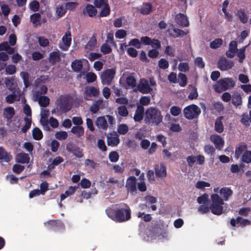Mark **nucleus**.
<instances>
[{
  "mask_svg": "<svg viewBox=\"0 0 251 251\" xmlns=\"http://www.w3.org/2000/svg\"><path fill=\"white\" fill-rule=\"evenodd\" d=\"M220 194L223 198V201H227L233 194L232 190L228 187H223L220 190Z\"/></svg>",
  "mask_w": 251,
  "mask_h": 251,
  "instance_id": "nucleus-18",
  "label": "nucleus"
},
{
  "mask_svg": "<svg viewBox=\"0 0 251 251\" xmlns=\"http://www.w3.org/2000/svg\"><path fill=\"white\" fill-rule=\"evenodd\" d=\"M96 34L94 33L85 46L86 49L92 50L97 44Z\"/></svg>",
  "mask_w": 251,
  "mask_h": 251,
  "instance_id": "nucleus-23",
  "label": "nucleus"
},
{
  "mask_svg": "<svg viewBox=\"0 0 251 251\" xmlns=\"http://www.w3.org/2000/svg\"><path fill=\"white\" fill-rule=\"evenodd\" d=\"M58 101V105L61 111L66 112L70 110V109L68 108V100L66 98L60 97Z\"/></svg>",
  "mask_w": 251,
  "mask_h": 251,
  "instance_id": "nucleus-17",
  "label": "nucleus"
},
{
  "mask_svg": "<svg viewBox=\"0 0 251 251\" xmlns=\"http://www.w3.org/2000/svg\"><path fill=\"white\" fill-rule=\"evenodd\" d=\"M126 84L133 88L136 85V79L132 75H129L126 78Z\"/></svg>",
  "mask_w": 251,
  "mask_h": 251,
  "instance_id": "nucleus-51",
  "label": "nucleus"
},
{
  "mask_svg": "<svg viewBox=\"0 0 251 251\" xmlns=\"http://www.w3.org/2000/svg\"><path fill=\"white\" fill-rule=\"evenodd\" d=\"M85 93L88 97H96L99 94V90L95 87L89 86L85 88Z\"/></svg>",
  "mask_w": 251,
  "mask_h": 251,
  "instance_id": "nucleus-22",
  "label": "nucleus"
},
{
  "mask_svg": "<svg viewBox=\"0 0 251 251\" xmlns=\"http://www.w3.org/2000/svg\"><path fill=\"white\" fill-rule=\"evenodd\" d=\"M235 85L234 81L231 78H225L219 79L217 84L214 86V89L217 92L226 91Z\"/></svg>",
  "mask_w": 251,
  "mask_h": 251,
  "instance_id": "nucleus-5",
  "label": "nucleus"
},
{
  "mask_svg": "<svg viewBox=\"0 0 251 251\" xmlns=\"http://www.w3.org/2000/svg\"><path fill=\"white\" fill-rule=\"evenodd\" d=\"M105 212L109 218L117 223H124L131 218V210L125 203L116 204L114 208L109 207L106 209Z\"/></svg>",
  "mask_w": 251,
  "mask_h": 251,
  "instance_id": "nucleus-1",
  "label": "nucleus"
},
{
  "mask_svg": "<svg viewBox=\"0 0 251 251\" xmlns=\"http://www.w3.org/2000/svg\"><path fill=\"white\" fill-rule=\"evenodd\" d=\"M223 43L221 38H217L212 41L210 44V47L212 49H217L220 47Z\"/></svg>",
  "mask_w": 251,
  "mask_h": 251,
  "instance_id": "nucleus-36",
  "label": "nucleus"
},
{
  "mask_svg": "<svg viewBox=\"0 0 251 251\" xmlns=\"http://www.w3.org/2000/svg\"><path fill=\"white\" fill-rule=\"evenodd\" d=\"M141 41L144 45H151L152 49L158 50L161 47L159 40L155 38L151 39L148 36H143L141 38Z\"/></svg>",
  "mask_w": 251,
  "mask_h": 251,
  "instance_id": "nucleus-8",
  "label": "nucleus"
},
{
  "mask_svg": "<svg viewBox=\"0 0 251 251\" xmlns=\"http://www.w3.org/2000/svg\"><path fill=\"white\" fill-rule=\"evenodd\" d=\"M71 67L75 72H80L83 68V63L81 60L75 59L72 62Z\"/></svg>",
  "mask_w": 251,
  "mask_h": 251,
  "instance_id": "nucleus-24",
  "label": "nucleus"
},
{
  "mask_svg": "<svg viewBox=\"0 0 251 251\" xmlns=\"http://www.w3.org/2000/svg\"><path fill=\"white\" fill-rule=\"evenodd\" d=\"M158 66L160 69L165 70L168 68L169 64L166 59L161 58L158 61Z\"/></svg>",
  "mask_w": 251,
  "mask_h": 251,
  "instance_id": "nucleus-56",
  "label": "nucleus"
},
{
  "mask_svg": "<svg viewBox=\"0 0 251 251\" xmlns=\"http://www.w3.org/2000/svg\"><path fill=\"white\" fill-rule=\"evenodd\" d=\"M100 51L104 54H107L111 52L112 49L107 43L103 44L100 47Z\"/></svg>",
  "mask_w": 251,
  "mask_h": 251,
  "instance_id": "nucleus-50",
  "label": "nucleus"
},
{
  "mask_svg": "<svg viewBox=\"0 0 251 251\" xmlns=\"http://www.w3.org/2000/svg\"><path fill=\"white\" fill-rule=\"evenodd\" d=\"M178 69L179 71L186 72L189 70V64L187 62H181L179 64Z\"/></svg>",
  "mask_w": 251,
  "mask_h": 251,
  "instance_id": "nucleus-57",
  "label": "nucleus"
},
{
  "mask_svg": "<svg viewBox=\"0 0 251 251\" xmlns=\"http://www.w3.org/2000/svg\"><path fill=\"white\" fill-rule=\"evenodd\" d=\"M176 23L182 27L188 26L189 23L187 17L183 14L179 13L176 16Z\"/></svg>",
  "mask_w": 251,
  "mask_h": 251,
  "instance_id": "nucleus-15",
  "label": "nucleus"
},
{
  "mask_svg": "<svg viewBox=\"0 0 251 251\" xmlns=\"http://www.w3.org/2000/svg\"><path fill=\"white\" fill-rule=\"evenodd\" d=\"M20 98L17 97L15 92H13L12 94L7 95L5 98L6 101L10 104L13 103L14 101L19 100Z\"/></svg>",
  "mask_w": 251,
  "mask_h": 251,
  "instance_id": "nucleus-37",
  "label": "nucleus"
},
{
  "mask_svg": "<svg viewBox=\"0 0 251 251\" xmlns=\"http://www.w3.org/2000/svg\"><path fill=\"white\" fill-rule=\"evenodd\" d=\"M223 117H220L215 122V130L218 133H222L224 131V126L222 122Z\"/></svg>",
  "mask_w": 251,
  "mask_h": 251,
  "instance_id": "nucleus-30",
  "label": "nucleus"
},
{
  "mask_svg": "<svg viewBox=\"0 0 251 251\" xmlns=\"http://www.w3.org/2000/svg\"><path fill=\"white\" fill-rule=\"evenodd\" d=\"M144 108L142 106H138L135 111L133 119L135 122H140L143 119Z\"/></svg>",
  "mask_w": 251,
  "mask_h": 251,
  "instance_id": "nucleus-20",
  "label": "nucleus"
},
{
  "mask_svg": "<svg viewBox=\"0 0 251 251\" xmlns=\"http://www.w3.org/2000/svg\"><path fill=\"white\" fill-rule=\"evenodd\" d=\"M211 141L214 144L217 149L221 150L224 145V141L220 135L213 134L210 137Z\"/></svg>",
  "mask_w": 251,
  "mask_h": 251,
  "instance_id": "nucleus-13",
  "label": "nucleus"
},
{
  "mask_svg": "<svg viewBox=\"0 0 251 251\" xmlns=\"http://www.w3.org/2000/svg\"><path fill=\"white\" fill-rule=\"evenodd\" d=\"M17 162L21 163H28L30 158L28 154L21 152L18 154L16 157Z\"/></svg>",
  "mask_w": 251,
  "mask_h": 251,
  "instance_id": "nucleus-26",
  "label": "nucleus"
},
{
  "mask_svg": "<svg viewBox=\"0 0 251 251\" xmlns=\"http://www.w3.org/2000/svg\"><path fill=\"white\" fill-rule=\"evenodd\" d=\"M236 15L238 17L240 21L242 24H246L248 22V17L245 13V9H240L237 12Z\"/></svg>",
  "mask_w": 251,
  "mask_h": 251,
  "instance_id": "nucleus-28",
  "label": "nucleus"
},
{
  "mask_svg": "<svg viewBox=\"0 0 251 251\" xmlns=\"http://www.w3.org/2000/svg\"><path fill=\"white\" fill-rule=\"evenodd\" d=\"M24 120L25 122V124L21 128V131L25 133L30 128L32 120L31 118L25 117Z\"/></svg>",
  "mask_w": 251,
  "mask_h": 251,
  "instance_id": "nucleus-33",
  "label": "nucleus"
},
{
  "mask_svg": "<svg viewBox=\"0 0 251 251\" xmlns=\"http://www.w3.org/2000/svg\"><path fill=\"white\" fill-rule=\"evenodd\" d=\"M242 118L240 120L241 123L246 126H250V117L247 113H244L242 115Z\"/></svg>",
  "mask_w": 251,
  "mask_h": 251,
  "instance_id": "nucleus-46",
  "label": "nucleus"
},
{
  "mask_svg": "<svg viewBox=\"0 0 251 251\" xmlns=\"http://www.w3.org/2000/svg\"><path fill=\"white\" fill-rule=\"evenodd\" d=\"M15 114V109L12 106H8L3 109L2 115L7 122V125L12 122V119L13 118Z\"/></svg>",
  "mask_w": 251,
  "mask_h": 251,
  "instance_id": "nucleus-11",
  "label": "nucleus"
},
{
  "mask_svg": "<svg viewBox=\"0 0 251 251\" xmlns=\"http://www.w3.org/2000/svg\"><path fill=\"white\" fill-rule=\"evenodd\" d=\"M155 173L157 177H163L166 176V167L163 163L155 166Z\"/></svg>",
  "mask_w": 251,
  "mask_h": 251,
  "instance_id": "nucleus-14",
  "label": "nucleus"
},
{
  "mask_svg": "<svg viewBox=\"0 0 251 251\" xmlns=\"http://www.w3.org/2000/svg\"><path fill=\"white\" fill-rule=\"evenodd\" d=\"M118 114L122 117H126L128 114L126 107L124 106H120L117 108Z\"/></svg>",
  "mask_w": 251,
  "mask_h": 251,
  "instance_id": "nucleus-52",
  "label": "nucleus"
},
{
  "mask_svg": "<svg viewBox=\"0 0 251 251\" xmlns=\"http://www.w3.org/2000/svg\"><path fill=\"white\" fill-rule=\"evenodd\" d=\"M20 75L23 79L25 87L27 88L30 85L29 81V74L26 72H22Z\"/></svg>",
  "mask_w": 251,
  "mask_h": 251,
  "instance_id": "nucleus-41",
  "label": "nucleus"
},
{
  "mask_svg": "<svg viewBox=\"0 0 251 251\" xmlns=\"http://www.w3.org/2000/svg\"><path fill=\"white\" fill-rule=\"evenodd\" d=\"M232 103L236 107L240 106L242 103V99L238 93L233 94L231 96Z\"/></svg>",
  "mask_w": 251,
  "mask_h": 251,
  "instance_id": "nucleus-25",
  "label": "nucleus"
},
{
  "mask_svg": "<svg viewBox=\"0 0 251 251\" xmlns=\"http://www.w3.org/2000/svg\"><path fill=\"white\" fill-rule=\"evenodd\" d=\"M242 160L246 163L251 162V151H245L242 155Z\"/></svg>",
  "mask_w": 251,
  "mask_h": 251,
  "instance_id": "nucleus-43",
  "label": "nucleus"
},
{
  "mask_svg": "<svg viewBox=\"0 0 251 251\" xmlns=\"http://www.w3.org/2000/svg\"><path fill=\"white\" fill-rule=\"evenodd\" d=\"M107 145L111 146H117L120 142V139L118 136L108 137Z\"/></svg>",
  "mask_w": 251,
  "mask_h": 251,
  "instance_id": "nucleus-38",
  "label": "nucleus"
},
{
  "mask_svg": "<svg viewBox=\"0 0 251 251\" xmlns=\"http://www.w3.org/2000/svg\"><path fill=\"white\" fill-rule=\"evenodd\" d=\"M32 137L35 140H40L43 138V133L39 128L35 127L32 129Z\"/></svg>",
  "mask_w": 251,
  "mask_h": 251,
  "instance_id": "nucleus-31",
  "label": "nucleus"
},
{
  "mask_svg": "<svg viewBox=\"0 0 251 251\" xmlns=\"http://www.w3.org/2000/svg\"><path fill=\"white\" fill-rule=\"evenodd\" d=\"M211 204L210 208L211 212L216 215H220L223 213L224 204L223 200L217 194H212L211 196Z\"/></svg>",
  "mask_w": 251,
  "mask_h": 251,
  "instance_id": "nucleus-3",
  "label": "nucleus"
},
{
  "mask_svg": "<svg viewBox=\"0 0 251 251\" xmlns=\"http://www.w3.org/2000/svg\"><path fill=\"white\" fill-rule=\"evenodd\" d=\"M138 89L142 94H148L152 91L150 87L148 80L145 78L141 79L138 85Z\"/></svg>",
  "mask_w": 251,
  "mask_h": 251,
  "instance_id": "nucleus-10",
  "label": "nucleus"
},
{
  "mask_svg": "<svg viewBox=\"0 0 251 251\" xmlns=\"http://www.w3.org/2000/svg\"><path fill=\"white\" fill-rule=\"evenodd\" d=\"M108 157L110 161L111 162H116L119 160V155L117 152L116 151H111L109 153Z\"/></svg>",
  "mask_w": 251,
  "mask_h": 251,
  "instance_id": "nucleus-53",
  "label": "nucleus"
},
{
  "mask_svg": "<svg viewBox=\"0 0 251 251\" xmlns=\"http://www.w3.org/2000/svg\"><path fill=\"white\" fill-rule=\"evenodd\" d=\"M95 124L99 129L105 130L108 127L107 121L104 116L98 117L95 122Z\"/></svg>",
  "mask_w": 251,
  "mask_h": 251,
  "instance_id": "nucleus-16",
  "label": "nucleus"
},
{
  "mask_svg": "<svg viewBox=\"0 0 251 251\" xmlns=\"http://www.w3.org/2000/svg\"><path fill=\"white\" fill-rule=\"evenodd\" d=\"M97 79V75L94 73H88L86 75V80L88 83L94 82Z\"/></svg>",
  "mask_w": 251,
  "mask_h": 251,
  "instance_id": "nucleus-64",
  "label": "nucleus"
},
{
  "mask_svg": "<svg viewBox=\"0 0 251 251\" xmlns=\"http://www.w3.org/2000/svg\"><path fill=\"white\" fill-rule=\"evenodd\" d=\"M141 44H142V43L141 40L140 41L138 39H137V38H134V39H131L129 41V42L128 43V45L134 46L137 49H139L141 47Z\"/></svg>",
  "mask_w": 251,
  "mask_h": 251,
  "instance_id": "nucleus-48",
  "label": "nucleus"
},
{
  "mask_svg": "<svg viewBox=\"0 0 251 251\" xmlns=\"http://www.w3.org/2000/svg\"><path fill=\"white\" fill-rule=\"evenodd\" d=\"M62 41L67 47H69L71 44V34L70 32H67L62 37Z\"/></svg>",
  "mask_w": 251,
  "mask_h": 251,
  "instance_id": "nucleus-42",
  "label": "nucleus"
},
{
  "mask_svg": "<svg viewBox=\"0 0 251 251\" xmlns=\"http://www.w3.org/2000/svg\"><path fill=\"white\" fill-rule=\"evenodd\" d=\"M12 159V156L10 153L7 152L2 147H0V160L6 162H10Z\"/></svg>",
  "mask_w": 251,
  "mask_h": 251,
  "instance_id": "nucleus-21",
  "label": "nucleus"
},
{
  "mask_svg": "<svg viewBox=\"0 0 251 251\" xmlns=\"http://www.w3.org/2000/svg\"><path fill=\"white\" fill-rule=\"evenodd\" d=\"M128 131L127 126L124 124L120 125L118 128V132L120 134L125 135Z\"/></svg>",
  "mask_w": 251,
  "mask_h": 251,
  "instance_id": "nucleus-47",
  "label": "nucleus"
},
{
  "mask_svg": "<svg viewBox=\"0 0 251 251\" xmlns=\"http://www.w3.org/2000/svg\"><path fill=\"white\" fill-rule=\"evenodd\" d=\"M55 136L59 140H65L67 138L68 134L64 131H58L55 133Z\"/></svg>",
  "mask_w": 251,
  "mask_h": 251,
  "instance_id": "nucleus-59",
  "label": "nucleus"
},
{
  "mask_svg": "<svg viewBox=\"0 0 251 251\" xmlns=\"http://www.w3.org/2000/svg\"><path fill=\"white\" fill-rule=\"evenodd\" d=\"M237 224H240L242 227L251 224V222L248 219H243L241 217H238L236 218Z\"/></svg>",
  "mask_w": 251,
  "mask_h": 251,
  "instance_id": "nucleus-49",
  "label": "nucleus"
},
{
  "mask_svg": "<svg viewBox=\"0 0 251 251\" xmlns=\"http://www.w3.org/2000/svg\"><path fill=\"white\" fill-rule=\"evenodd\" d=\"M163 116L161 111L156 107H151L145 111V123L153 126H158L162 122Z\"/></svg>",
  "mask_w": 251,
  "mask_h": 251,
  "instance_id": "nucleus-2",
  "label": "nucleus"
},
{
  "mask_svg": "<svg viewBox=\"0 0 251 251\" xmlns=\"http://www.w3.org/2000/svg\"><path fill=\"white\" fill-rule=\"evenodd\" d=\"M71 131L77 137H80L84 135V129L82 126H74Z\"/></svg>",
  "mask_w": 251,
  "mask_h": 251,
  "instance_id": "nucleus-29",
  "label": "nucleus"
},
{
  "mask_svg": "<svg viewBox=\"0 0 251 251\" xmlns=\"http://www.w3.org/2000/svg\"><path fill=\"white\" fill-rule=\"evenodd\" d=\"M86 11L88 16L90 17L96 16L97 13V10L94 6L89 4H88L86 6Z\"/></svg>",
  "mask_w": 251,
  "mask_h": 251,
  "instance_id": "nucleus-34",
  "label": "nucleus"
},
{
  "mask_svg": "<svg viewBox=\"0 0 251 251\" xmlns=\"http://www.w3.org/2000/svg\"><path fill=\"white\" fill-rule=\"evenodd\" d=\"M152 6L150 3L145 4L143 7L141 9V13L144 15L149 14L151 11Z\"/></svg>",
  "mask_w": 251,
  "mask_h": 251,
  "instance_id": "nucleus-44",
  "label": "nucleus"
},
{
  "mask_svg": "<svg viewBox=\"0 0 251 251\" xmlns=\"http://www.w3.org/2000/svg\"><path fill=\"white\" fill-rule=\"evenodd\" d=\"M38 99V102L41 107H46L50 104V99L47 96H40Z\"/></svg>",
  "mask_w": 251,
  "mask_h": 251,
  "instance_id": "nucleus-32",
  "label": "nucleus"
},
{
  "mask_svg": "<svg viewBox=\"0 0 251 251\" xmlns=\"http://www.w3.org/2000/svg\"><path fill=\"white\" fill-rule=\"evenodd\" d=\"M40 123L43 126L44 129L47 131L50 130V128L49 126V121L47 117H44V115H41Z\"/></svg>",
  "mask_w": 251,
  "mask_h": 251,
  "instance_id": "nucleus-45",
  "label": "nucleus"
},
{
  "mask_svg": "<svg viewBox=\"0 0 251 251\" xmlns=\"http://www.w3.org/2000/svg\"><path fill=\"white\" fill-rule=\"evenodd\" d=\"M41 19V16L40 13H36L30 16V21L33 24H37Z\"/></svg>",
  "mask_w": 251,
  "mask_h": 251,
  "instance_id": "nucleus-55",
  "label": "nucleus"
},
{
  "mask_svg": "<svg viewBox=\"0 0 251 251\" xmlns=\"http://www.w3.org/2000/svg\"><path fill=\"white\" fill-rule=\"evenodd\" d=\"M201 112L200 108L194 104L186 106L183 111L184 116L188 120L197 118Z\"/></svg>",
  "mask_w": 251,
  "mask_h": 251,
  "instance_id": "nucleus-4",
  "label": "nucleus"
},
{
  "mask_svg": "<svg viewBox=\"0 0 251 251\" xmlns=\"http://www.w3.org/2000/svg\"><path fill=\"white\" fill-rule=\"evenodd\" d=\"M175 49L170 46H167L166 47L164 52L167 55L171 57H174L175 55Z\"/></svg>",
  "mask_w": 251,
  "mask_h": 251,
  "instance_id": "nucleus-61",
  "label": "nucleus"
},
{
  "mask_svg": "<svg viewBox=\"0 0 251 251\" xmlns=\"http://www.w3.org/2000/svg\"><path fill=\"white\" fill-rule=\"evenodd\" d=\"M107 1L106 0H105ZM110 8L109 5L108 3L106 2V4H104V6L102 9L100 13V16L101 17H106L110 14Z\"/></svg>",
  "mask_w": 251,
  "mask_h": 251,
  "instance_id": "nucleus-39",
  "label": "nucleus"
},
{
  "mask_svg": "<svg viewBox=\"0 0 251 251\" xmlns=\"http://www.w3.org/2000/svg\"><path fill=\"white\" fill-rule=\"evenodd\" d=\"M47 224L49 230L56 232H61L65 229L64 224L59 220H50Z\"/></svg>",
  "mask_w": 251,
  "mask_h": 251,
  "instance_id": "nucleus-7",
  "label": "nucleus"
},
{
  "mask_svg": "<svg viewBox=\"0 0 251 251\" xmlns=\"http://www.w3.org/2000/svg\"><path fill=\"white\" fill-rule=\"evenodd\" d=\"M126 187L131 194H135L137 191L136 177L134 176L129 177L127 179Z\"/></svg>",
  "mask_w": 251,
  "mask_h": 251,
  "instance_id": "nucleus-9",
  "label": "nucleus"
},
{
  "mask_svg": "<svg viewBox=\"0 0 251 251\" xmlns=\"http://www.w3.org/2000/svg\"><path fill=\"white\" fill-rule=\"evenodd\" d=\"M60 60V55L59 51H52L50 53L49 55V60L52 64H54L56 62H59Z\"/></svg>",
  "mask_w": 251,
  "mask_h": 251,
  "instance_id": "nucleus-27",
  "label": "nucleus"
},
{
  "mask_svg": "<svg viewBox=\"0 0 251 251\" xmlns=\"http://www.w3.org/2000/svg\"><path fill=\"white\" fill-rule=\"evenodd\" d=\"M39 45L43 47H47L49 45V41L44 37L40 36L38 38Z\"/></svg>",
  "mask_w": 251,
  "mask_h": 251,
  "instance_id": "nucleus-60",
  "label": "nucleus"
},
{
  "mask_svg": "<svg viewBox=\"0 0 251 251\" xmlns=\"http://www.w3.org/2000/svg\"><path fill=\"white\" fill-rule=\"evenodd\" d=\"M39 3L37 0H33L29 3V8L34 12L38 11L39 9Z\"/></svg>",
  "mask_w": 251,
  "mask_h": 251,
  "instance_id": "nucleus-58",
  "label": "nucleus"
},
{
  "mask_svg": "<svg viewBox=\"0 0 251 251\" xmlns=\"http://www.w3.org/2000/svg\"><path fill=\"white\" fill-rule=\"evenodd\" d=\"M91 182L87 178H82L80 183L77 184L78 187L80 185L82 188H88L91 186Z\"/></svg>",
  "mask_w": 251,
  "mask_h": 251,
  "instance_id": "nucleus-54",
  "label": "nucleus"
},
{
  "mask_svg": "<svg viewBox=\"0 0 251 251\" xmlns=\"http://www.w3.org/2000/svg\"><path fill=\"white\" fill-rule=\"evenodd\" d=\"M181 111V109L177 106H173L170 108V113L174 116H177Z\"/></svg>",
  "mask_w": 251,
  "mask_h": 251,
  "instance_id": "nucleus-63",
  "label": "nucleus"
},
{
  "mask_svg": "<svg viewBox=\"0 0 251 251\" xmlns=\"http://www.w3.org/2000/svg\"><path fill=\"white\" fill-rule=\"evenodd\" d=\"M6 74L7 75H13L16 72V66L14 65H9L5 67Z\"/></svg>",
  "mask_w": 251,
  "mask_h": 251,
  "instance_id": "nucleus-62",
  "label": "nucleus"
},
{
  "mask_svg": "<svg viewBox=\"0 0 251 251\" xmlns=\"http://www.w3.org/2000/svg\"><path fill=\"white\" fill-rule=\"evenodd\" d=\"M77 188L78 186H69L68 189L65 192V193L61 194L60 201H63L67 197H70L74 195Z\"/></svg>",
  "mask_w": 251,
  "mask_h": 251,
  "instance_id": "nucleus-19",
  "label": "nucleus"
},
{
  "mask_svg": "<svg viewBox=\"0 0 251 251\" xmlns=\"http://www.w3.org/2000/svg\"><path fill=\"white\" fill-rule=\"evenodd\" d=\"M234 65L233 62L226 58L220 59L218 62V67L222 71L231 69Z\"/></svg>",
  "mask_w": 251,
  "mask_h": 251,
  "instance_id": "nucleus-12",
  "label": "nucleus"
},
{
  "mask_svg": "<svg viewBox=\"0 0 251 251\" xmlns=\"http://www.w3.org/2000/svg\"><path fill=\"white\" fill-rule=\"evenodd\" d=\"M178 81L179 84L181 87H184L186 85L187 83V78L186 75L182 73H179Z\"/></svg>",
  "mask_w": 251,
  "mask_h": 251,
  "instance_id": "nucleus-40",
  "label": "nucleus"
},
{
  "mask_svg": "<svg viewBox=\"0 0 251 251\" xmlns=\"http://www.w3.org/2000/svg\"><path fill=\"white\" fill-rule=\"evenodd\" d=\"M246 148V146L243 144H240L236 147L235 151V157L238 158L243 153Z\"/></svg>",
  "mask_w": 251,
  "mask_h": 251,
  "instance_id": "nucleus-35",
  "label": "nucleus"
},
{
  "mask_svg": "<svg viewBox=\"0 0 251 251\" xmlns=\"http://www.w3.org/2000/svg\"><path fill=\"white\" fill-rule=\"evenodd\" d=\"M116 74V68L107 69L105 70L101 74L100 78L101 83L103 85H109Z\"/></svg>",
  "mask_w": 251,
  "mask_h": 251,
  "instance_id": "nucleus-6",
  "label": "nucleus"
}]
</instances>
